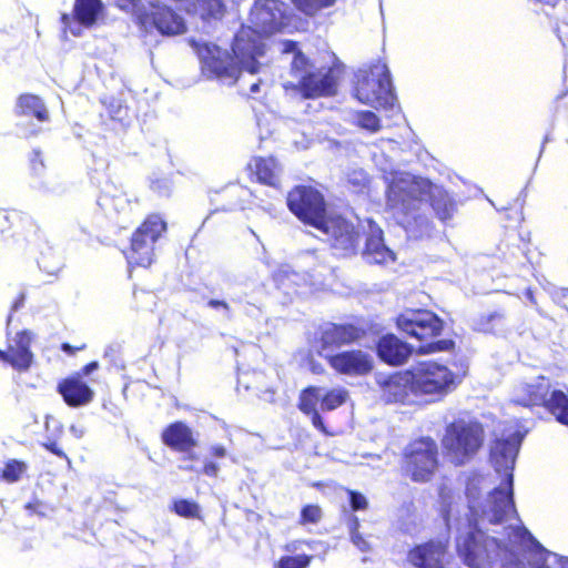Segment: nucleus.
<instances>
[{"instance_id": "obj_1", "label": "nucleus", "mask_w": 568, "mask_h": 568, "mask_svg": "<svg viewBox=\"0 0 568 568\" xmlns=\"http://www.w3.org/2000/svg\"><path fill=\"white\" fill-rule=\"evenodd\" d=\"M387 205L407 231H422L430 226V220L420 213V205L427 202L435 216L446 222L457 211L454 197L442 185L423 178H393L386 192Z\"/></svg>"}, {"instance_id": "obj_2", "label": "nucleus", "mask_w": 568, "mask_h": 568, "mask_svg": "<svg viewBox=\"0 0 568 568\" xmlns=\"http://www.w3.org/2000/svg\"><path fill=\"white\" fill-rule=\"evenodd\" d=\"M395 323L400 332L418 342L416 352L419 355L455 349V342L452 338H439L445 329V322L430 310H405L397 315Z\"/></svg>"}, {"instance_id": "obj_3", "label": "nucleus", "mask_w": 568, "mask_h": 568, "mask_svg": "<svg viewBox=\"0 0 568 568\" xmlns=\"http://www.w3.org/2000/svg\"><path fill=\"white\" fill-rule=\"evenodd\" d=\"M294 75L300 73L296 84H290L304 100L334 97L338 90L342 68L338 64L313 68L311 60L297 51L291 62Z\"/></svg>"}, {"instance_id": "obj_4", "label": "nucleus", "mask_w": 568, "mask_h": 568, "mask_svg": "<svg viewBox=\"0 0 568 568\" xmlns=\"http://www.w3.org/2000/svg\"><path fill=\"white\" fill-rule=\"evenodd\" d=\"M485 442V430L478 420L456 418L446 425L440 444L446 459L456 467L473 460Z\"/></svg>"}, {"instance_id": "obj_5", "label": "nucleus", "mask_w": 568, "mask_h": 568, "mask_svg": "<svg viewBox=\"0 0 568 568\" xmlns=\"http://www.w3.org/2000/svg\"><path fill=\"white\" fill-rule=\"evenodd\" d=\"M440 468L439 447L430 436L410 440L403 449L400 471L416 484L432 481Z\"/></svg>"}, {"instance_id": "obj_6", "label": "nucleus", "mask_w": 568, "mask_h": 568, "mask_svg": "<svg viewBox=\"0 0 568 568\" xmlns=\"http://www.w3.org/2000/svg\"><path fill=\"white\" fill-rule=\"evenodd\" d=\"M166 232L168 223L162 214H148L132 232L129 246L123 251L129 265L151 266L155 260V244Z\"/></svg>"}, {"instance_id": "obj_7", "label": "nucleus", "mask_w": 568, "mask_h": 568, "mask_svg": "<svg viewBox=\"0 0 568 568\" xmlns=\"http://www.w3.org/2000/svg\"><path fill=\"white\" fill-rule=\"evenodd\" d=\"M415 396L429 403L442 400L459 384V378L447 365L429 359L410 368Z\"/></svg>"}, {"instance_id": "obj_8", "label": "nucleus", "mask_w": 568, "mask_h": 568, "mask_svg": "<svg viewBox=\"0 0 568 568\" xmlns=\"http://www.w3.org/2000/svg\"><path fill=\"white\" fill-rule=\"evenodd\" d=\"M286 205L298 221L316 230L323 229L324 223L329 219L323 193L312 185L293 186L287 192Z\"/></svg>"}, {"instance_id": "obj_9", "label": "nucleus", "mask_w": 568, "mask_h": 568, "mask_svg": "<svg viewBox=\"0 0 568 568\" xmlns=\"http://www.w3.org/2000/svg\"><path fill=\"white\" fill-rule=\"evenodd\" d=\"M354 97L363 104L386 106L392 104L390 74L383 63H374L355 74Z\"/></svg>"}, {"instance_id": "obj_10", "label": "nucleus", "mask_w": 568, "mask_h": 568, "mask_svg": "<svg viewBox=\"0 0 568 568\" xmlns=\"http://www.w3.org/2000/svg\"><path fill=\"white\" fill-rule=\"evenodd\" d=\"M366 335V328L353 322H324L316 327L311 343L316 353L325 358L326 355H334L336 349L358 344Z\"/></svg>"}, {"instance_id": "obj_11", "label": "nucleus", "mask_w": 568, "mask_h": 568, "mask_svg": "<svg viewBox=\"0 0 568 568\" xmlns=\"http://www.w3.org/2000/svg\"><path fill=\"white\" fill-rule=\"evenodd\" d=\"M500 547L499 539L479 528L466 532L456 542L457 555L468 568H485L491 561V552Z\"/></svg>"}, {"instance_id": "obj_12", "label": "nucleus", "mask_w": 568, "mask_h": 568, "mask_svg": "<svg viewBox=\"0 0 568 568\" xmlns=\"http://www.w3.org/2000/svg\"><path fill=\"white\" fill-rule=\"evenodd\" d=\"M449 537L429 538L410 547L406 555L407 564L413 568H449Z\"/></svg>"}, {"instance_id": "obj_13", "label": "nucleus", "mask_w": 568, "mask_h": 568, "mask_svg": "<svg viewBox=\"0 0 568 568\" xmlns=\"http://www.w3.org/2000/svg\"><path fill=\"white\" fill-rule=\"evenodd\" d=\"M320 229L328 236L331 247L342 257L357 254L362 241V232L352 222L342 216H329Z\"/></svg>"}, {"instance_id": "obj_14", "label": "nucleus", "mask_w": 568, "mask_h": 568, "mask_svg": "<svg viewBox=\"0 0 568 568\" xmlns=\"http://www.w3.org/2000/svg\"><path fill=\"white\" fill-rule=\"evenodd\" d=\"M232 53L250 73H256L258 63L256 59L265 52L261 33L252 27H241L232 41Z\"/></svg>"}, {"instance_id": "obj_15", "label": "nucleus", "mask_w": 568, "mask_h": 568, "mask_svg": "<svg viewBox=\"0 0 568 568\" xmlns=\"http://www.w3.org/2000/svg\"><path fill=\"white\" fill-rule=\"evenodd\" d=\"M197 54L202 63V69L215 78H226L236 80L242 70V65L234 54L222 50L214 44L197 45Z\"/></svg>"}, {"instance_id": "obj_16", "label": "nucleus", "mask_w": 568, "mask_h": 568, "mask_svg": "<svg viewBox=\"0 0 568 568\" xmlns=\"http://www.w3.org/2000/svg\"><path fill=\"white\" fill-rule=\"evenodd\" d=\"M34 334L30 329H21L16 333L8 343L7 348H0V362L11 366L19 373L28 372L34 362L32 343Z\"/></svg>"}, {"instance_id": "obj_17", "label": "nucleus", "mask_w": 568, "mask_h": 568, "mask_svg": "<svg viewBox=\"0 0 568 568\" xmlns=\"http://www.w3.org/2000/svg\"><path fill=\"white\" fill-rule=\"evenodd\" d=\"M138 19L140 24L145 28L154 27L163 36L181 34L186 29L182 17L159 2H151L148 9L139 13Z\"/></svg>"}, {"instance_id": "obj_18", "label": "nucleus", "mask_w": 568, "mask_h": 568, "mask_svg": "<svg viewBox=\"0 0 568 568\" xmlns=\"http://www.w3.org/2000/svg\"><path fill=\"white\" fill-rule=\"evenodd\" d=\"M40 235V226L31 216L13 209H0V236L29 242Z\"/></svg>"}, {"instance_id": "obj_19", "label": "nucleus", "mask_w": 568, "mask_h": 568, "mask_svg": "<svg viewBox=\"0 0 568 568\" xmlns=\"http://www.w3.org/2000/svg\"><path fill=\"white\" fill-rule=\"evenodd\" d=\"M326 362L337 374L348 376H364L374 368L373 358L361 349H347L334 355H326Z\"/></svg>"}, {"instance_id": "obj_20", "label": "nucleus", "mask_w": 568, "mask_h": 568, "mask_svg": "<svg viewBox=\"0 0 568 568\" xmlns=\"http://www.w3.org/2000/svg\"><path fill=\"white\" fill-rule=\"evenodd\" d=\"M414 384L410 369L393 373L381 383L382 399L386 404H410Z\"/></svg>"}, {"instance_id": "obj_21", "label": "nucleus", "mask_w": 568, "mask_h": 568, "mask_svg": "<svg viewBox=\"0 0 568 568\" xmlns=\"http://www.w3.org/2000/svg\"><path fill=\"white\" fill-rule=\"evenodd\" d=\"M504 487H496L489 494L490 524L498 525L508 519L510 515L517 517L514 501L513 474L507 473L501 484Z\"/></svg>"}, {"instance_id": "obj_22", "label": "nucleus", "mask_w": 568, "mask_h": 568, "mask_svg": "<svg viewBox=\"0 0 568 568\" xmlns=\"http://www.w3.org/2000/svg\"><path fill=\"white\" fill-rule=\"evenodd\" d=\"M541 386H531L528 392L530 406H542L557 422L568 426V394L554 389L548 397Z\"/></svg>"}, {"instance_id": "obj_23", "label": "nucleus", "mask_w": 568, "mask_h": 568, "mask_svg": "<svg viewBox=\"0 0 568 568\" xmlns=\"http://www.w3.org/2000/svg\"><path fill=\"white\" fill-rule=\"evenodd\" d=\"M245 171L250 181L261 185L271 186L274 189L280 187V171L281 166L275 156H252L245 166Z\"/></svg>"}, {"instance_id": "obj_24", "label": "nucleus", "mask_w": 568, "mask_h": 568, "mask_svg": "<svg viewBox=\"0 0 568 568\" xmlns=\"http://www.w3.org/2000/svg\"><path fill=\"white\" fill-rule=\"evenodd\" d=\"M57 392L69 407H81L94 398L93 389L81 379V374H71L57 385Z\"/></svg>"}, {"instance_id": "obj_25", "label": "nucleus", "mask_w": 568, "mask_h": 568, "mask_svg": "<svg viewBox=\"0 0 568 568\" xmlns=\"http://www.w3.org/2000/svg\"><path fill=\"white\" fill-rule=\"evenodd\" d=\"M163 445L176 453H190L197 446V440L190 426L182 420L169 424L161 433Z\"/></svg>"}, {"instance_id": "obj_26", "label": "nucleus", "mask_w": 568, "mask_h": 568, "mask_svg": "<svg viewBox=\"0 0 568 568\" xmlns=\"http://www.w3.org/2000/svg\"><path fill=\"white\" fill-rule=\"evenodd\" d=\"M376 353L379 359L392 366L406 363L413 353V347L395 334H386L376 343Z\"/></svg>"}, {"instance_id": "obj_27", "label": "nucleus", "mask_w": 568, "mask_h": 568, "mask_svg": "<svg viewBox=\"0 0 568 568\" xmlns=\"http://www.w3.org/2000/svg\"><path fill=\"white\" fill-rule=\"evenodd\" d=\"M321 404V388L317 386H307L303 388L298 396L297 408L311 418L312 425L324 435H329L322 416L317 410Z\"/></svg>"}, {"instance_id": "obj_28", "label": "nucleus", "mask_w": 568, "mask_h": 568, "mask_svg": "<svg viewBox=\"0 0 568 568\" xmlns=\"http://www.w3.org/2000/svg\"><path fill=\"white\" fill-rule=\"evenodd\" d=\"M14 113L20 118H33L41 123L50 121V112L44 101L33 93H21L18 95Z\"/></svg>"}, {"instance_id": "obj_29", "label": "nucleus", "mask_w": 568, "mask_h": 568, "mask_svg": "<svg viewBox=\"0 0 568 568\" xmlns=\"http://www.w3.org/2000/svg\"><path fill=\"white\" fill-rule=\"evenodd\" d=\"M103 11L101 0H75L73 6L74 19L84 27H92Z\"/></svg>"}, {"instance_id": "obj_30", "label": "nucleus", "mask_w": 568, "mask_h": 568, "mask_svg": "<svg viewBox=\"0 0 568 568\" xmlns=\"http://www.w3.org/2000/svg\"><path fill=\"white\" fill-rule=\"evenodd\" d=\"M363 254L375 264H384L394 261V253L384 245L381 235H369L365 241Z\"/></svg>"}, {"instance_id": "obj_31", "label": "nucleus", "mask_w": 568, "mask_h": 568, "mask_svg": "<svg viewBox=\"0 0 568 568\" xmlns=\"http://www.w3.org/2000/svg\"><path fill=\"white\" fill-rule=\"evenodd\" d=\"M170 510L184 519L201 521L204 519L201 505L193 499L175 498L170 505Z\"/></svg>"}, {"instance_id": "obj_32", "label": "nucleus", "mask_w": 568, "mask_h": 568, "mask_svg": "<svg viewBox=\"0 0 568 568\" xmlns=\"http://www.w3.org/2000/svg\"><path fill=\"white\" fill-rule=\"evenodd\" d=\"M28 470V464L20 459H8L0 469V481L13 484L22 479Z\"/></svg>"}, {"instance_id": "obj_33", "label": "nucleus", "mask_w": 568, "mask_h": 568, "mask_svg": "<svg viewBox=\"0 0 568 568\" xmlns=\"http://www.w3.org/2000/svg\"><path fill=\"white\" fill-rule=\"evenodd\" d=\"M195 6L204 21L221 19L226 11L223 0H195Z\"/></svg>"}, {"instance_id": "obj_34", "label": "nucleus", "mask_w": 568, "mask_h": 568, "mask_svg": "<svg viewBox=\"0 0 568 568\" xmlns=\"http://www.w3.org/2000/svg\"><path fill=\"white\" fill-rule=\"evenodd\" d=\"M514 450V443L509 438H497L493 442L490 456L496 464L506 465L508 460H513Z\"/></svg>"}, {"instance_id": "obj_35", "label": "nucleus", "mask_w": 568, "mask_h": 568, "mask_svg": "<svg viewBox=\"0 0 568 568\" xmlns=\"http://www.w3.org/2000/svg\"><path fill=\"white\" fill-rule=\"evenodd\" d=\"M354 124L369 133H376L382 129L381 119L369 110L357 111Z\"/></svg>"}, {"instance_id": "obj_36", "label": "nucleus", "mask_w": 568, "mask_h": 568, "mask_svg": "<svg viewBox=\"0 0 568 568\" xmlns=\"http://www.w3.org/2000/svg\"><path fill=\"white\" fill-rule=\"evenodd\" d=\"M336 0H292L294 7L308 17L316 16L321 10L332 7Z\"/></svg>"}, {"instance_id": "obj_37", "label": "nucleus", "mask_w": 568, "mask_h": 568, "mask_svg": "<svg viewBox=\"0 0 568 568\" xmlns=\"http://www.w3.org/2000/svg\"><path fill=\"white\" fill-rule=\"evenodd\" d=\"M347 398L345 389H328L324 395H321V409L329 412L342 406Z\"/></svg>"}, {"instance_id": "obj_38", "label": "nucleus", "mask_w": 568, "mask_h": 568, "mask_svg": "<svg viewBox=\"0 0 568 568\" xmlns=\"http://www.w3.org/2000/svg\"><path fill=\"white\" fill-rule=\"evenodd\" d=\"M38 265L40 270L49 275H58L63 266L61 257L51 252L42 253L38 260Z\"/></svg>"}, {"instance_id": "obj_39", "label": "nucleus", "mask_w": 568, "mask_h": 568, "mask_svg": "<svg viewBox=\"0 0 568 568\" xmlns=\"http://www.w3.org/2000/svg\"><path fill=\"white\" fill-rule=\"evenodd\" d=\"M312 556L302 554L297 556H282L275 564L276 568H307Z\"/></svg>"}, {"instance_id": "obj_40", "label": "nucleus", "mask_w": 568, "mask_h": 568, "mask_svg": "<svg viewBox=\"0 0 568 568\" xmlns=\"http://www.w3.org/2000/svg\"><path fill=\"white\" fill-rule=\"evenodd\" d=\"M323 517L322 508L316 504H307L301 508L298 524H317Z\"/></svg>"}, {"instance_id": "obj_41", "label": "nucleus", "mask_w": 568, "mask_h": 568, "mask_svg": "<svg viewBox=\"0 0 568 568\" xmlns=\"http://www.w3.org/2000/svg\"><path fill=\"white\" fill-rule=\"evenodd\" d=\"M506 316L503 312H493L490 314L484 315L479 320V324L481 326V331L485 333H495L496 324H503Z\"/></svg>"}, {"instance_id": "obj_42", "label": "nucleus", "mask_w": 568, "mask_h": 568, "mask_svg": "<svg viewBox=\"0 0 568 568\" xmlns=\"http://www.w3.org/2000/svg\"><path fill=\"white\" fill-rule=\"evenodd\" d=\"M343 489L348 495L349 505H351L352 510L357 511V510L367 509L368 501L362 493H359L357 490L348 489V488H343Z\"/></svg>"}, {"instance_id": "obj_43", "label": "nucleus", "mask_w": 568, "mask_h": 568, "mask_svg": "<svg viewBox=\"0 0 568 568\" xmlns=\"http://www.w3.org/2000/svg\"><path fill=\"white\" fill-rule=\"evenodd\" d=\"M106 109L108 114L112 120L122 122L128 119V108L122 105V103L118 100H111Z\"/></svg>"}, {"instance_id": "obj_44", "label": "nucleus", "mask_w": 568, "mask_h": 568, "mask_svg": "<svg viewBox=\"0 0 568 568\" xmlns=\"http://www.w3.org/2000/svg\"><path fill=\"white\" fill-rule=\"evenodd\" d=\"M513 534L514 536L520 541V542H537L534 536L530 534V531L524 527V526H517L513 527Z\"/></svg>"}, {"instance_id": "obj_45", "label": "nucleus", "mask_w": 568, "mask_h": 568, "mask_svg": "<svg viewBox=\"0 0 568 568\" xmlns=\"http://www.w3.org/2000/svg\"><path fill=\"white\" fill-rule=\"evenodd\" d=\"M31 169L38 172L44 168V160L41 150L34 149L30 158Z\"/></svg>"}, {"instance_id": "obj_46", "label": "nucleus", "mask_w": 568, "mask_h": 568, "mask_svg": "<svg viewBox=\"0 0 568 568\" xmlns=\"http://www.w3.org/2000/svg\"><path fill=\"white\" fill-rule=\"evenodd\" d=\"M312 487L316 488L317 490L324 493L326 491L327 489L329 490H333V491H336V490H339V489H343V487H341L338 484H336L335 481H324V480H318V481H313L311 484Z\"/></svg>"}, {"instance_id": "obj_47", "label": "nucleus", "mask_w": 568, "mask_h": 568, "mask_svg": "<svg viewBox=\"0 0 568 568\" xmlns=\"http://www.w3.org/2000/svg\"><path fill=\"white\" fill-rule=\"evenodd\" d=\"M219 470H220L219 464L211 459V460L204 462L201 473L209 477L215 478L219 474Z\"/></svg>"}, {"instance_id": "obj_48", "label": "nucleus", "mask_w": 568, "mask_h": 568, "mask_svg": "<svg viewBox=\"0 0 568 568\" xmlns=\"http://www.w3.org/2000/svg\"><path fill=\"white\" fill-rule=\"evenodd\" d=\"M306 363L313 374L321 375L325 372L323 365L314 358L313 354L306 356Z\"/></svg>"}, {"instance_id": "obj_49", "label": "nucleus", "mask_w": 568, "mask_h": 568, "mask_svg": "<svg viewBox=\"0 0 568 568\" xmlns=\"http://www.w3.org/2000/svg\"><path fill=\"white\" fill-rule=\"evenodd\" d=\"M352 542L362 551H366L369 549V545L366 539L361 535V532L351 535Z\"/></svg>"}, {"instance_id": "obj_50", "label": "nucleus", "mask_w": 568, "mask_h": 568, "mask_svg": "<svg viewBox=\"0 0 568 568\" xmlns=\"http://www.w3.org/2000/svg\"><path fill=\"white\" fill-rule=\"evenodd\" d=\"M43 447L49 450L50 453H52L53 455L60 457V458H64L67 459V455L59 447V445L57 444V442H49V443H44L43 444Z\"/></svg>"}, {"instance_id": "obj_51", "label": "nucleus", "mask_w": 568, "mask_h": 568, "mask_svg": "<svg viewBox=\"0 0 568 568\" xmlns=\"http://www.w3.org/2000/svg\"><path fill=\"white\" fill-rule=\"evenodd\" d=\"M227 449L223 445H213L210 448V456L215 459H221L226 457Z\"/></svg>"}, {"instance_id": "obj_52", "label": "nucleus", "mask_w": 568, "mask_h": 568, "mask_svg": "<svg viewBox=\"0 0 568 568\" xmlns=\"http://www.w3.org/2000/svg\"><path fill=\"white\" fill-rule=\"evenodd\" d=\"M557 37L562 42L564 45L568 44V23L562 22L556 29Z\"/></svg>"}, {"instance_id": "obj_53", "label": "nucleus", "mask_w": 568, "mask_h": 568, "mask_svg": "<svg viewBox=\"0 0 568 568\" xmlns=\"http://www.w3.org/2000/svg\"><path fill=\"white\" fill-rule=\"evenodd\" d=\"M85 344H81L79 346H72L69 343H62L60 348L67 353L68 355H74L78 351H82L85 348Z\"/></svg>"}, {"instance_id": "obj_54", "label": "nucleus", "mask_w": 568, "mask_h": 568, "mask_svg": "<svg viewBox=\"0 0 568 568\" xmlns=\"http://www.w3.org/2000/svg\"><path fill=\"white\" fill-rule=\"evenodd\" d=\"M99 368V363L97 361H92L88 364H85L79 372H77L75 374H81V378L84 376V375H89L90 373H92L93 371L98 369Z\"/></svg>"}, {"instance_id": "obj_55", "label": "nucleus", "mask_w": 568, "mask_h": 568, "mask_svg": "<svg viewBox=\"0 0 568 568\" xmlns=\"http://www.w3.org/2000/svg\"><path fill=\"white\" fill-rule=\"evenodd\" d=\"M282 51L284 53H290V52H294V54L297 52V51H301L298 48H297V42L293 41V40H285L282 42Z\"/></svg>"}, {"instance_id": "obj_56", "label": "nucleus", "mask_w": 568, "mask_h": 568, "mask_svg": "<svg viewBox=\"0 0 568 568\" xmlns=\"http://www.w3.org/2000/svg\"><path fill=\"white\" fill-rule=\"evenodd\" d=\"M207 306L211 308H222L225 312H230V305L225 301L212 298L207 302Z\"/></svg>"}, {"instance_id": "obj_57", "label": "nucleus", "mask_w": 568, "mask_h": 568, "mask_svg": "<svg viewBox=\"0 0 568 568\" xmlns=\"http://www.w3.org/2000/svg\"><path fill=\"white\" fill-rule=\"evenodd\" d=\"M24 301H26V294L19 293L12 303V307H11L12 311H18L20 307H22L24 304Z\"/></svg>"}, {"instance_id": "obj_58", "label": "nucleus", "mask_w": 568, "mask_h": 568, "mask_svg": "<svg viewBox=\"0 0 568 568\" xmlns=\"http://www.w3.org/2000/svg\"><path fill=\"white\" fill-rule=\"evenodd\" d=\"M523 253L524 255L526 256L527 261L532 264L535 262H537L536 260V254H535V250H530L529 247H525L523 250Z\"/></svg>"}, {"instance_id": "obj_59", "label": "nucleus", "mask_w": 568, "mask_h": 568, "mask_svg": "<svg viewBox=\"0 0 568 568\" xmlns=\"http://www.w3.org/2000/svg\"><path fill=\"white\" fill-rule=\"evenodd\" d=\"M359 528V520L356 516H353L349 524V534H357Z\"/></svg>"}, {"instance_id": "obj_60", "label": "nucleus", "mask_w": 568, "mask_h": 568, "mask_svg": "<svg viewBox=\"0 0 568 568\" xmlns=\"http://www.w3.org/2000/svg\"><path fill=\"white\" fill-rule=\"evenodd\" d=\"M186 455L184 456V460H195L197 457L196 455L192 452L190 453H185Z\"/></svg>"}, {"instance_id": "obj_61", "label": "nucleus", "mask_w": 568, "mask_h": 568, "mask_svg": "<svg viewBox=\"0 0 568 568\" xmlns=\"http://www.w3.org/2000/svg\"><path fill=\"white\" fill-rule=\"evenodd\" d=\"M257 90H258V84H253V85L251 87V91H252V92H256Z\"/></svg>"}, {"instance_id": "obj_62", "label": "nucleus", "mask_w": 568, "mask_h": 568, "mask_svg": "<svg viewBox=\"0 0 568 568\" xmlns=\"http://www.w3.org/2000/svg\"><path fill=\"white\" fill-rule=\"evenodd\" d=\"M535 568H550V567L542 562L540 565H537Z\"/></svg>"}]
</instances>
